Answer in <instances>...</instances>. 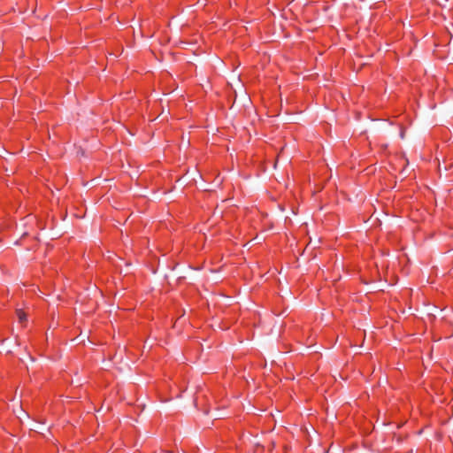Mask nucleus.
Listing matches in <instances>:
<instances>
[{"instance_id": "1", "label": "nucleus", "mask_w": 453, "mask_h": 453, "mask_svg": "<svg viewBox=\"0 0 453 453\" xmlns=\"http://www.w3.org/2000/svg\"><path fill=\"white\" fill-rule=\"evenodd\" d=\"M16 313H17L19 323L23 324L24 322L27 321V314L23 311L17 310Z\"/></svg>"}]
</instances>
